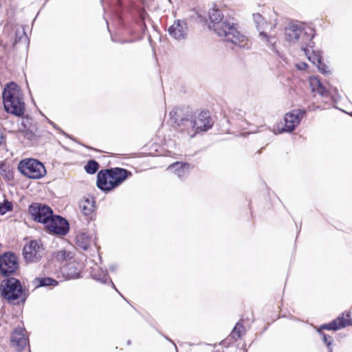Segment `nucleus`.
<instances>
[{"label": "nucleus", "instance_id": "72a5a7b5", "mask_svg": "<svg viewBox=\"0 0 352 352\" xmlns=\"http://www.w3.org/2000/svg\"><path fill=\"white\" fill-rule=\"evenodd\" d=\"M296 67L298 70H305L307 67V64L305 63H300L296 64Z\"/></svg>", "mask_w": 352, "mask_h": 352}, {"label": "nucleus", "instance_id": "412c9836", "mask_svg": "<svg viewBox=\"0 0 352 352\" xmlns=\"http://www.w3.org/2000/svg\"><path fill=\"white\" fill-rule=\"evenodd\" d=\"M76 245L84 250H87L94 242L91 234L88 232H81L76 237Z\"/></svg>", "mask_w": 352, "mask_h": 352}, {"label": "nucleus", "instance_id": "aec40b11", "mask_svg": "<svg viewBox=\"0 0 352 352\" xmlns=\"http://www.w3.org/2000/svg\"><path fill=\"white\" fill-rule=\"evenodd\" d=\"M95 199L93 196L87 195L79 201L78 206L81 212L88 216L91 214L95 210Z\"/></svg>", "mask_w": 352, "mask_h": 352}, {"label": "nucleus", "instance_id": "f3484780", "mask_svg": "<svg viewBox=\"0 0 352 352\" xmlns=\"http://www.w3.org/2000/svg\"><path fill=\"white\" fill-rule=\"evenodd\" d=\"M194 168V165L187 163L177 162L172 164L168 168L169 171L173 172L179 179H184Z\"/></svg>", "mask_w": 352, "mask_h": 352}, {"label": "nucleus", "instance_id": "f8f14e48", "mask_svg": "<svg viewBox=\"0 0 352 352\" xmlns=\"http://www.w3.org/2000/svg\"><path fill=\"white\" fill-rule=\"evenodd\" d=\"M19 268L16 256L11 252H5L0 256V274L8 277L16 272Z\"/></svg>", "mask_w": 352, "mask_h": 352}, {"label": "nucleus", "instance_id": "2f4dec72", "mask_svg": "<svg viewBox=\"0 0 352 352\" xmlns=\"http://www.w3.org/2000/svg\"><path fill=\"white\" fill-rule=\"evenodd\" d=\"M20 133L28 140L32 141L36 138V134L31 130H22Z\"/></svg>", "mask_w": 352, "mask_h": 352}, {"label": "nucleus", "instance_id": "4be33fe9", "mask_svg": "<svg viewBox=\"0 0 352 352\" xmlns=\"http://www.w3.org/2000/svg\"><path fill=\"white\" fill-rule=\"evenodd\" d=\"M32 283L35 287H56L58 285V282L50 277H36L33 280Z\"/></svg>", "mask_w": 352, "mask_h": 352}, {"label": "nucleus", "instance_id": "5701e85b", "mask_svg": "<svg viewBox=\"0 0 352 352\" xmlns=\"http://www.w3.org/2000/svg\"><path fill=\"white\" fill-rule=\"evenodd\" d=\"M333 320L336 322L338 330L352 324V318L350 312L342 313Z\"/></svg>", "mask_w": 352, "mask_h": 352}, {"label": "nucleus", "instance_id": "9d476101", "mask_svg": "<svg viewBox=\"0 0 352 352\" xmlns=\"http://www.w3.org/2000/svg\"><path fill=\"white\" fill-rule=\"evenodd\" d=\"M45 228L49 234L65 236L69 232V225L65 218L53 214L45 225Z\"/></svg>", "mask_w": 352, "mask_h": 352}, {"label": "nucleus", "instance_id": "7c9ffc66", "mask_svg": "<svg viewBox=\"0 0 352 352\" xmlns=\"http://www.w3.org/2000/svg\"><path fill=\"white\" fill-rule=\"evenodd\" d=\"M316 331L322 337V342L326 346L332 345L333 339L331 336H329V335L324 333L322 331Z\"/></svg>", "mask_w": 352, "mask_h": 352}, {"label": "nucleus", "instance_id": "79ce46f5", "mask_svg": "<svg viewBox=\"0 0 352 352\" xmlns=\"http://www.w3.org/2000/svg\"><path fill=\"white\" fill-rule=\"evenodd\" d=\"M127 344H129H129H131V341H130V340H129V341L127 342Z\"/></svg>", "mask_w": 352, "mask_h": 352}, {"label": "nucleus", "instance_id": "9b49d317", "mask_svg": "<svg viewBox=\"0 0 352 352\" xmlns=\"http://www.w3.org/2000/svg\"><path fill=\"white\" fill-rule=\"evenodd\" d=\"M28 212L35 221L44 225L47 223L53 214V211L50 207L37 202L32 203L29 206Z\"/></svg>", "mask_w": 352, "mask_h": 352}, {"label": "nucleus", "instance_id": "e433bc0d", "mask_svg": "<svg viewBox=\"0 0 352 352\" xmlns=\"http://www.w3.org/2000/svg\"><path fill=\"white\" fill-rule=\"evenodd\" d=\"M274 27H276V25H274V27H272V26L270 25V27H269V28H268V29H267V30H270V32H269L268 34H272V33L271 32V31H272V29H274ZM273 35H274V34H273Z\"/></svg>", "mask_w": 352, "mask_h": 352}, {"label": "nucleus", "instance_id": "6e6552de", "mask_svg": "<svg viewBox=\"0 0 352 352\" xmlns=\"http://www.w3.org/2000/svg\"><path fill=\"white\" fill-rule=\"evenodd\" d=\"M43 245L40 241L31 240L23 248L22 254L27 263H35L44 255Z\"/></svg>", "mask_w": 352, "mask_h": 352}, {"label": "nucleus", "instance_id": "f03ea898", "mask_svg": "<svg viewBox=\"0 0 352 352\" xmlns=\"http://www.w3.org/2000/svg\"><path fill=\"white\" fill-rule=\"evenodd\" d=\"M209 17L214 32L225 41L230 42L239 47L248 48V38L238 30V24L234 18L225 17L219 9H212L209 11Z\"/></svg>", "mask_w": 352, "mask_h": 352}, {"label": "nucleus", "instance_id": "4468645a", "mask_svg": "<svg viewBox=\"0 0 352 352\" xmlns=\"http://www.w3.org/2000/svg\"><path fill=\"white\" fill-rule=\"evenodd\" d=\"M170 36L177 40L185 39L188 34V25L186 21L177 20L168 28Z\"/></svg>", "mask_w": 352, "mask_h": 352}, {"label": "nucleus", "instance_id": "37998d69", "mask_svg": "<svg viewBox=\"0 0 352 352\" xmlns=\"http://www.w3.org/2000/svg\"><path fill=\"white\" fill-rule=\"evenodd\" d=\"M4 166V164H0V168H1V167Z\"/></svg>", "mask_w": 352, "mask_h": 352}, {"label": "nucleus", "instance_id": "c756f323", "mask_svg": "<svg viewBox=\"0 0 352 352\" xmlns=\"http://www.w3.org/2000/svg\"><path fill=\"white\" fill-rule=\"evenodd\" d=\"M323 330L338 331V327L337 326L336 322L332 320L329 323L323 324L320 325L319 327L316 328V331H323Z\"/></svg>", "mask_w": 352, "mask_h": 352}, {"label": "nucleus", "instance_id": "a19ab883", "mask_svg": "<svg viewBox=\"0 0 352 352\" xmlns=\"http://www.w3.org/2000/svg\"><path fill=\"white\" fill-rule=\"evenodd\" d=\"M129 42H131V41H123L121 42V43L123 44V43H129Z\"/></svg>", "mask_w": 352, "mask_h": 352}, {"label": "nucleus", "instance_id": "393cba45", "mask_svg": "<svg viewBox=\"0 0 352 352\" xmlns=\"http://www.w3.org/2000/svg\"><path fill=\"white\" fill-rule=\"evenodd\" d=\"M304 52L308 59L316 66L322 59L320 52L315 51L313 48H305Z\"/></svg>", "mask_w": 352, "mask_h": 352}, {"label": "nucleus", "instance_id": "f257e3e1", "mask_svg": "<svg viewBox=\"0 0 352 352\" xmlns=\"http://www.w3.org/2000/svg\"><path fill=\"white\" fill-rule=\"evenodd\" d=\"M169 114L179 129L186 133L190 138L208 131L213 126L212 119L206 111H201L197 116H193L188 107H176Z\"/></svg>", "mask_w": 352, "mask_h": 352}, {"label": "nucleus", "instance_id": "6ab92c4d", "mask_svg": "<svg viewBox=\"0 0 352 352\" xmlns=\"http://www.w3.org/2000/svg\"><path fill=\"white\" fill-rule=\"evenodd\" d=\"M91 275L94 280L100 283L104 284L110 283L112 285V287L118 292V289L112 282L106 270H103L98 266H96L95 267L92 268Z\"/></svg>", "mask_w": 352, "mask_h": 352}, {"label": "nucleus", "instance_id": "39448f33", "mask_svg": "<svg viewBox=\"0 0 352 352\" xmlns=\"http://www.w3.org/2000/svg\"><path fill=\"white\" fill-rule=\"evenodd\" d=\"M0 294L8 302H13L16 300L23 302L28 297L21 281L13 277L6 278L0 281Z\"/></svg>", "mask_w": 352, "mask_h": 352}, {"label": "nucleus", "instance_id": "4c0bfd02", "mask_svg": "<svg viewBox=\"0 0 352 352\" xmlns=\"http://www.w3.org/2000/svg\"><path fill=\"white\" fill-rule=\"evenodd\" d=\"M327 346L329 352H333V348H332L331 345H327Z\"/></svg>", "mask_w": 352, "mask_h": 352}, {"label": "nucleus", "instance_id": "c9c22d12", "mask_svg": "<svg viewBox=\"0 0 352 352\" xmlns=\"http://www.w3.org/2000/svg\"><path fill=\"white\" fill-rule=\"evenodd\" d=\"M109 269L111 271H115L117 269V266L115 265H112L110 266Z\"/></svg>", "mask_w": 352, "mask_h": 352}, {"label": "nucleus", "instance_id": "cd10ccee", "mask_svg": "<svg viewBox=\"0 0 352 352\" xmlns=\"http://www.w3.org/2000/svg\"><path fill=\"white\" fill-rule=\"evenodd\" d=\"M54 257L58 261L63 262L71 259L73 257V253L65 250H60L55 253Z\"/></svg>", "mask_w": 352, "mask_h": 352}, {"label": "nucleus", "instance_id": "7ed1b4c3", "mask_svg": "<svg viewBox=\"0 0 352 352\" xmlns=\"http://www.w3.org/2000/svg\"><path fill=\"white\" fill-rule=\"evenodd\" d=\"M2 97L6 112L17 117L23 116L25 104L23 94L16 82H10L5 85Z\"/></svg>", "mask_w": 352, "mask_h": 352}, {"label": "nucleus", "instance_id": "ddd939ff", "mask_svg": "<svg viewBox=\"0 0 352 352\" xmlns=\"http://www.w3.org/2000/svg\"><path fill=\"white\" fill-rule=\"evenodd\" d=\"M303 25L298 21H292L285 28V38L288 42L296 43L300 41Z\"/></svg>", "mask_w": 352, "mask_h": 352}, {"label": "nucleus", "instance_id": "473e14b6", "mask_svg": "<svg viewBox=\"0 0 352 352\" xmlns=\"http://www.w3.org/2000/svg\"><path fill=\"white\" fill-rule=\"evenodd\" d=\"M316 67H318V69H319V71L324 74H328L330 73V71L328 69L329 67L327 65H326L323 62L322 60H321L320 62V63H318V65H316Z\"/></svg>", "mask_w": 352, "mask_h": 352}, {"label": "nucleus", "instance_id": "58836bf2", "mask_svg": "<svg viewBox=\"0 0 352 352\" xmlns=\"http://www.w3.org/2000/svg\"><path fill=\"white\" fill-rule=\"evenodd\" d=\"M144 14H145V12L144 11H142L140 12V17H141L142 19H144Z\"/></svg>", "mask_w": 352, "mask_h": 352}, {"label": "nucleus", "instance_id": "a211bd4d", "mask_svg": "<svg viewBox=\"0 0 352 352\" xmlns=\"http://www.w3.org/2000/svg\"><path fill=\"white\" fill-rule=\"evenodd\" d=\"M312 28H305L302 26L300 32V38L298 42L301 43V49L304 51L305 48H314V43L312 41L314 33Z\"/></svg>", "mask_w": 352, "mask_h": 352}, {"label": "nucleus", "instance_id": "20e7f679", "mask_svg": "<svg viewBox=\"0 0 352 352\" xmlns=\"http://www.w3.org/2000/svg\"><path fill=\"white\" fill-rule=\"evenodd\" d=\"M131 173L122 168H110L98 173L96 186L102 192H108L124 182Z\"/></svg>", "mask_w": 352, "mask_h": 352}, {"label": "nucleus", "instance_id": "b1692460", "mask_svg": "<svg viewBox=\"0 0 352 352\" xmlns=\"http://www.w3.org/2000/svg\"><path fill=\"white\" fill-rule=\"evenodd\" d=\"M310 86L313 92L318 93L323 97L327 96L329 94L328 90L317 78L311 79Z\"/></svg>", "mask_w": 352, "mask_h": 352}, {"label": "nucleus", "instance_id": "ea45409f", "mask_svg": "<svg viewBox=\"0 0 352 352\" xmlns=\"http://www.w3.org/2000/svg\"><path fill=\"white\" fill-rule=\"evenodd\" d=\"M165 338H166V340H169L170 342H171L174 344V346L176 347L175 344V343H173V342L170 339H169L168 337H165Z\"/></svg>", "mask_w": 352, "mask_h": 352}, {"label": "nucleus", "instance_id": "2eb2a0df", "mask_svg": "<svg viewBox=\"0 0 352 352\" xmlns=\"http://www.w3.org/2000/svg\"><path fill=\"white\" fill-rule=\"evenodd\" d=\"M24 329L16 328L11 335V344L16 348V351H21L28 344V339L23 333Z\"/></svg>", "mask_w": 352, "mask_h": 352}, {"label": "nucleus", "instance_id": "f704fd0d", "mask_svg": "<svg viewBox=\"0 0 352 352\" xmlns=\"http://www.w3.org/2000/svg\"><path fill=\"white\" fill-rule=\"evenodd\" d=\"M48 122H49V123H50V124H51V125H52L54 129H57V130H58V131H62L60 130V128H59V127H58V126L55 123H54L52 121H51V120H48Z\"/></svg>", "mask_w": 352, "mask_h": 352}, {"label": "nucleus", "instance_id": "0eeeda50", "mask_svg": "<svg viewBox=\"0 0 352 352\" xmlns=\"http://www.w3.org/2000/svg\"><path fill=\"white\" fill-rule=\"evenodd\" d=\"M19 170L23 175L34 179H41L46 175L44 165L34 159L21 160L19 164Z\"/></svg>", "mask_w": 352, "mask_h": 352}, {"label": "nucleus", "instance_id": "423d86ee", "mask_svg": "<svg viewBox=\"0 0 352 352\" xmlns=\"http://www.w3.org/2000/svg\"><path fill=\"white\" fill-rule=\"evenodd\" d=\"M253 19L259 32L261 40L267 45L273 53L280 56V52L276 48L278 38L276 35L267 34V32L270 24L265 22L263 16L258 13L253 14Z\"/></svg>", "mask_w": 352, "mask_h": 352}, {"label": "nucleus", "instance_id": "a878e982", "mask_svg": "<svg viewBox=\"0 0 352 352\" xmlns=\"http://www.w3.org/2000/svg\"><path fill=\"white\" fill-rule=\"evenodd\" d=\"M245 333V329L241 322H238L234 327L230 336L234 340H237Z\"/></svg>", "mask_w": 352, "mask_h": 352}, {"label": "nucleus", "instance_id": "dca6fc26", "mask_svg": "<svg viewBox=\"0 0 352 352\" xmlns=\"http://www.w3.org/2000/svg\"><path fill=\"white\" fill-rule=\"evenodd\" d=\"M63 276L67 280L80 277L81 265L76 262H69L61 267Z\"/></svg>", "mask_w": 352, "mask_h": 352}, {"label": "nucleus", "instance_id": "bb28decb", "mask_svg": "<svg viewBox=\"0 0 352 352\" xmlns=\"http://www.w3.org/2000/svg\"><path fill=\"white\" fill-rule=\"evenodd\" d=\"M99 164L94 160H90L85 166V170L90 175L95 174L99 169Z\"/></svg>", "mask_w": 352, "mask_h": 352}, {"label": "nucleus", "instance_id": "1a4fd4ad", "mask_svg": "<svg viewBox=\"0 0 352 352\" xmlns=\"http://www.w3.org/2000/svg\"><path fill=\"white\" fill-rule=\"evenodd\" d=\"M306 113L305 109H296L287 113L284 117L285 125L278 129V133L293 132L300 124Z\"/></svg>", "mask_w": 352, "mask_h": 352}, {"label": "nucleus", "instance_id": "c85d7f7f", "mask_svg": "<svg viewBox=\"0 0 352 352\" xmlns=\"http://www.w3.org/2000/svg\"><path fill=\"white\" fill-rule=\"evenodd\" d=\"M13 209V204L11 201L4 199L3 202L0 203V215H4L8 212L12 211Z\"/></svg>", "mask_w": 352, "mask_h": 352}]
</instances>
